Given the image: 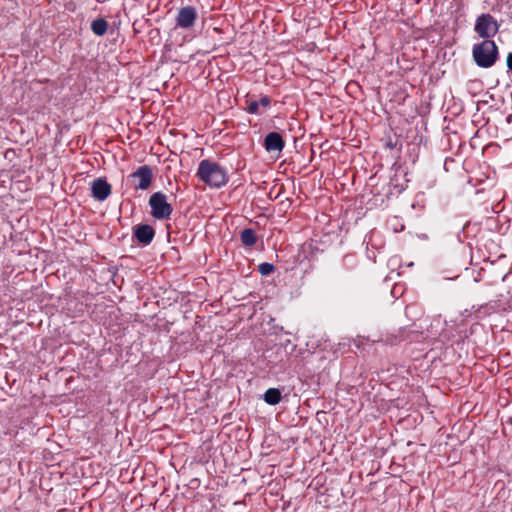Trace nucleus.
Returning a JSON list of instances; mask_svg holds the SVG:
<instances>
[{"label": "nucleus", "mask_w": 512, "mask_h": 512, "mask_svg": "<svg viewBox=\"0 0 512 512\" xmlns=\"http://www.w3.org/2000/svg\"><path fill=\"white\" fill-rule=\"evenodd\" d=\"M196 177L211 188H221L229 181L228 171L218 162L209 159L200 161Z\"/></svg>", "instance_id": "1"}, {"label": "nucleus", "mask_w": 512, "mask_h": 512, "mask_svg": "<svg viewBox=\"0 0 512 512\" xmlns=\"http://www.w3.org/2000/svg\"><path fill=\"white\" fill-rule=\"evenodd\" d=\"M472 57L480 68H490L499 59V49L493 40H483L472 48Z\"/></svg>", "instance_id": "2"}, {"label": "nucleus", "mask_w": 512, "mask_h": 512, "mask_svg": "<svg viewBox=\"0 0 512 512\" xmlns=\"http://www.w3.org/2000/svg\"><path fill=\"white\" fill-rule=\"evenodd\" d=\"M151 215L157 220H168L171 217L173 208L167 202V196L163 192H155L149 198Z\"/></svg>", "instance_id": "3"}, {"label": "nucleus", "mask_w": 512, "mask_h": 512, "mask_svg": "<svg viewBox=\"0 0 512 512\" xmlns=\"http://www.w3.org/2000/svg\"><path fill=\"white\" fill-rule=\"evenodd\" d=\"M497 20L489 13L479 15L475 21L474 31L484 40H491L499 31Z\"/></svg>", "instance_id": "4"}, {"label": "nucleus", "mask_w": 512, "mask_h": 512, "mask_svg": "<svg viewBox=\"0 0 512 512\" xmlns=\"http://www.w3.org/2000/svg\"><path fill=\"white\" fill-rule=\"evenodd\" d=\"M127 179L135 190H148L153 182V170L148 165L139 166Z\"/></svg>", "instance_id": "5"}, {"label": "nucleus", "mask_w": 512, "mask_h": 512, "mask_svg": "<svg viewBox=\"0 0 512 512\" xmlns=\"http://www.w3.org/2000/svg\"><path fill=\"white\" fill-rule=\"evenodd\" d=\"M133 238L145 247L151 244L155 237V229L149 224H137L132 228Z\"/></svg>", "instance_id": "6"}, {"label": "nucleus", "mask_w": 512, "mask_h": 512, "mask_svg": "<svg viewBox=\"0 0 512 512\" xmlns=\"http://www.w3.org/2000/svg\"><path fill=\"white\" fill-rule=\"evenodd\" d=\"M197 19V11L193 6H185L179 9L176 17L177 27L183 29L191 28Z\"/></svg>", "instance_id": "7"}, {"label": "nucleus", "mask_w": 512, "mask_h": 512, "mask_svg": "<svg viewBox=\"0 0 512 512\" xmlns=\"http://www.w3.org/2000/svg\"><path fill=\"white\" fill-rule=\"evenodd\" d=\"M91 193L96 200L104 201L111 194V185L105 178L99 177L92 182Z\"/></svg>", "instance_id": "8"}, {"label": "nucleus", "mask_w": 512, "mask_h": 512, "mask_svg": "<svg viewBox=\"0 0 512 512\" xmlns=\"http://www.w3.org/2000/svg\"><path fill=\"white\" fill-rule=\"evenodd\" d=\"M263 146L267 152H281L285 147V141L279 132H269L263 141Z\"/></svg>", "instance_id": "9"}, {"label": "nucleus", "mask_w": 512, "mask_h": 512, "mask_svg": "<svg viewBox=\"0 0 512 512\" xmlns=\"http://www.w3.org/2000/svg\"><path fill=\"white\" fill-rule=\"evenodd\" d=\"M422 333L418 330H414L408 327L401 328L399 330V334L396 336L398 341H407V342H415L419 341Z\"/></svg>", "instance_id": "10"}, {"label": "nucleus", "mask_w": 512, "mask_h": 512, "mask_svg": "<svg viewBox=\"0 0 512 512\" xmlns=\"http://www.w3.org/2000/svg\"><path fill=\"white\" fill-rule=\"evenodd\" d=\"M263 400L271 406L279 404L282 400V392L279 388H269L263 395Z\"/></svg>", "instance_id": "11"}, {"label": "nucleus", "mask_w": 512, "mask_h": 512, "mask_svg": "<svg viewBox=\"0 0 512 512\" xmlns=\"http://www.w3.org/2000/svg\"><path fill=\"white\" fill-rule=\"evenodd\" d=\"M240 239L244 246L252 247L257 243L258 237L254 229L245 228L240 232Z\"/></svg>", "instance_id": "12"}, {"label": "nucleus", "mask_w": 512, "mask_h": 512, "mask_svg": "<svg viewBox=\"0 0 512 512\" xmlns=\"http://www.w3.org/2000/svg\"><path fill=\"white\" fill-rule=\"evenodd\" d=\"M91 30L97 36H103L108 30V22L104 18H97L91 23Z\"/></svg>", "instance_id": "13"}, {"label": "nucleus", "mask_w": 512, "mask_h": 512, "mask_svg": "<svg viewBox=\"0 0 512 512\" xmlns=\"http://www.w3.org/2000/svg\"><path fill=\"white\" fill-rule=\"evenodd\" d=\"M274 270H275V266L269 262H263L258 265V272L262 276H267V275L271 274Z\"/></svg>", "instance_id": "14"}, {"label": "nucleus", "mask_w": 512, "mask_h": 512, "mask_svg": "<svg viewBox=\"0 0 512 512\" xmlns=\"http://www.w3.org/2000/svg\"><path fill=\"white\" fill-rule=\"evenodd\" d=\"M247 112L250 114H259V102L258 101H251L248 104Z\"/></svg>", "instance_id": "15"}, {"label": "nucleus", "mask_w": 512, "mask_h": 512, "mask_svg": "<svg viewBox=\"0 0 512 512\" xmlns=\"http://www.w3.org/2000/svg\"><path fill=\"white\" fill-rule=\"evenodd\" d=\"M271 104V98L269 96H262L259 100V106H263L265 108L269 107Z\"/></svg>", "instance_id": "16"}, {"label": "nucleus", "mask_w": 512, "mask_h": 512, "mask_svg": "<svg viewBox=\"0 0 512 512\" xmlns=\"http://www.w3.org/2000/svg\"><path fill=\"white\" fill-rule=\"evenodd\" d=\"M506 65L509 71H512V51L508 54Z\"/></svg>", "instance_id": "17"}, {"label": "nucleus", "mask_w": 512, "mask_h": 512, "mask_svg": "<svg viewBox=\"0 0 512 512\" xmlns=\"http://www.w3.org/2000/svg\"><path fill=\"white\" fill-rule=\"evenodd\" d=\"M506 122L510 124L512 122V114L508 115L506 118Z\"/></svg>", "instance_id": "18"}]
</instances>
